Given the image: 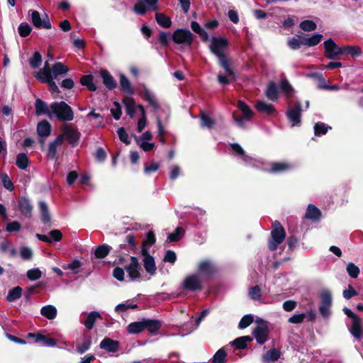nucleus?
Wrapping results in <instances>:
<instances>
[{
  "label": "nucleus",
  "mask_w": 363,
  "mask_h": 363,
  "mask_svg": "<svg viewBox=\"0 0 363 363\" xmlns=\"http://www.w3.org/2000/svg\"><path fill=\"white\" fill-rule=\"evenodd\" d=\"M50 109L60 121H70L74 118L72 108L64 101L53 103L50 106Z\"/></svg>",
  "instance_id": "nucleus-1"
},
{
  "label": "nucleus",
  "mask_w": 363,
  "mask_h": 363,
  "mask_svg": "<svg viewBox=\"0 0 363 363\" xmlns=\"http://www.w3.org/2000/svg\"><path fill=\"white\" fill-rule=\"evenodd\" d=\"M272 240L269 242V249L272 251L277 250L278 245L285 239V230L281 223L276 220L272 224L271 232Z\"/></svg>",
  "instance_id": "nucleus-2"
},
{
  "label": "nucleus",
  "mask_w": 363,
  "mask_h": 363,
  "mask_svg": "<svg viewBox=\"0 0 363 363\" xmlns=\"http://www.w3.org/2000/svg\"><path fill=\"white\" fill-rule=\"evenodd\" d=\"M228 46V40L224 37H213L210 40L209 48L218 58L225 55Z\"/></svg>",
  "instance_id": "nucleus-3"
},
{
  "label": "nucleus",
  "mask_w": 363,
  "mask_h": 363,
  "mask_svg": "<svg viewBox=\"0 0 363 363\" xmlns=\"http://www.w3.org/2000/svg\"><path fill=\"white\" fill-rule=\"evenodd\" d=\"M325 55L327 58L336 60L344 54L342 48L339 47L333 39L330 38L324 42Z\"/></svg>",
  "instance_id": "nucleus-4"
},
{
  "label": "nucleus",
  "mask_w": 363,
  "mask_h": 363,
  "mask_svg": "<svg viewBox=\"0 0 363 363\" xmlns=\"http://www.w3.org/2000/svg\"><path fill=\"white\" fill-rule=\"evenodd\" d=\"M203 279L198 274H192L185 277L182 282V288L188 291H201Z\"/></svg>",
  "instance_id": "nucleus-5"
},
{
  "label": "nucleus",
  "mask_w": 363,
  "mask_h": 363,
  "mask_svg": "<svg viewBox=\"0 0 363 363\" xmlns=\"http://www.w3.org/2000/svg\"><path fill=\"white\" fill-rule=\"evenodd\" d=\"M238 108L241 111L242 117L238 118L235 114H233V120L238 126L244 128L245 127V122L250 121L253 116V112L250 108L242 101H238Z\"/></svg>",
  "instance_id": "nucleus-6"
},
{
  "label": "nucleus",
  "mask_w": 363,
  "mask_h": 363,
  "mask_svg": "<svg viewBox=\"0 0 363 363\" xmlns=\"http://www.w3.org/2000/svg\"><path fill=\"white\" fill-rule=\"evenodd\" d=\"M172 40L177 44L189 46L193 41V34L189 30L177 29L172 35Z\"/></svg>",
  "instance_id": "nucleus-7"
},
{
  "label": "nucleus",
  "mask_w": 363,
  "mask_h": 363,
  "mask_svg": "<svg viewBox=\"0 0 363 363\" xmlns=\"http://www.w3.org/2000/svg\"><path fill=\"white\" fill-rule=\"evenodd\" d=\"M332 306V295L331 293L325 290L322 291L320 294V305L319 307V311L320 314L325 317L328 318L330 315V308Z\"/></svg>",
  "instance_id": "nucleus-8"
},
{
  "label": "nucleus",
  "mask_w": 363,
  "mask_h": 363,
  "mask_svg": "<svg viewBox=\"0 0 363 363\" xmlns=\"http://www.w3.org/2000/svg\"><path fill=\"white\" fill-rule=\"evenodd\" d=\"M286 116L291 123L292 126L299 125L301 118V105L300 102H296L294 106H289L286 111Z\"/></svg>",
  "instance_id": "nucleus-9"
},
{
  "label": "nucleus",
  "mask_w": 363,
  "mask_h": 363,
  "mask_svg": "<svg viewBox=\"0 0 363 363\" xmlns=\"http://www.w3.org/2000/svg\"><path fill=\"white\" fill-rule=\"evenodd\" d=\"M61 135L63 136V138L65 137L69 143L73 147H75L79 143L81 134L77 129L66 124L62 127V134Z\"/></svg>",
  "instance_id": "nucleus-10"
},
{
  "label": "nucleus",
  "mask_w": 363,
  "mask_h": 363,
  "mask_svg": "<svg viewBox=\"0 0 363 363\" xmlns=\"http://www.w3.org/2000/svg\"><path fill=\"white\" fill-rule=\"evenodd\" d=\"M125 269L128 274L130 281H136L140 277L141 268L136 257H130V262L125 266Z\"/></svg>",
  "instance_id": "nucleus-11"
},
{
  "label": "nucleus",
  "mask_w": 363,
  "mask_h": 363,
  "mask_svg": "<svg viewBox=\"0 0 363 363\" xmlns=\"http://www.w3.org/2000/svg\"><path fill=\"white\" fill-rule=\"evenodd\" d=\"M31 16V21L33 26L37 28L50 29L52 28L49 18L47 15L41 18L40 14L37 11H29Z\"/></svg>",
  "instance_id": "nucleus-12"
},
{
  "label": "nucleus",
  "mask_w": 363,
  "mask_h": 363,
  "mask_svg": "<svg viewBox=\"0 0 363 363\" xmlns=\"http://www.w3.org/2000/svg\"><path fill=\"white\" fill-rule=\"evenodd\" d=\"M198 272V274L203 279L211 276L216 272V268L212 262L204 260L199 264Z\"/></svg>",
  "instance_id": "nucleus-13"
},
{
  "label": "nucleus",
  "mask_w": 363,
  "mask_h": 363,
  "mask_svg": "<svg viewBox=\"0 0 363 363\" xmlns=\"http://www.w3.org/2000/svg\"><path fill=\"white\" fill-rule=\"evenodd\" d=\"M256 341L259 345L265 343L268 339V328L264 323L257 325L252 332Z\"/></svg>",
  "instance_id": "nucleus-14"
},
{
  "label": "nucleus",
  "mask_w": 363,
  "mask_h": 363,
  "mask_svg": "<svg viewBox=\"0 0 363 363\" xmlns=\"http://www.w3.org/2000/svg\"><path fill=\"white\" fill-rule=\"evenodd\" d=\"M18 209L21 213L26 218H30L32 216L33 206L26 197H21L18 201Z\"/></svg>",
  "instance_id": "nucleus-15"
},
{
  "label": "nucleus",
  "mask_w": 363,
  "mask_h": 363,
  "mask_svg": "<svg viewBox=\"0 0 363 363\" xmlns=\"http://www.w3.org/2000/svg\"><path fill=\"white\" fill-rule=\"evenodd\" d=\"M230 147L233 153L235 155L239 156L246 165L252 163L253 159L245 154V152L239 144L233 143L230 144Z\"/></svg>",
  "instance_id": "nucleus-16"
},
{
  "label": "nucleus",
  "mask_w": 363,
  "mask_h": 363,
  "mask_svg": "<svg viewBox=\"0 0 363 363\" xmlns=\"http://www.w3.org/2000/svg\"><path fill=\"white\" fill-rule=\"evenodd\" d=\"M265 96L269 100L272 101H277L278 100L279 89L274 82L271 81L267 84L265 90Z\"/></svg>",
  "instance_id": "nucleus-17"
},
{
  "label": "nucleus",
  "mask_w": 363,
  "mask_h": 363,
  "mask_svg": "<svg viewBox=\"0 0 363 363\" xmlns=\"http://www.w3.org/2000/svg\"><path fill=\"white\" fill-rule=\"evenodd\" d=\"M349 330L355 339L359 340L361 337L362 333V320L359 317L352 320V325Z\"/></svg>",
  "instance_id": "nucleus-18"
},
{
  "label": "nucleus",
  "mask_w": 363,
  "mask_h": 363,
  "mask_svg": "<svg viewBox=\"0 0 363 363\" xmlns=\"http://www.w3.org/2000/svg\"><path fill=\"white\" fill-rule=\"evenodd\" d=\"M99 347L108 352H115L118 350L119 342L111 338L106 337L100 342Z\"/></svg>",
  "instance_id": "nucleus-19"
},
{
  "label": "nucleus",
  "mask_w": 363,
  "mask_h": 363,
  "mask_svg": "<svg viewBox=\"0 0 363 363\" xmlns=\"http://www.w3.org/2000/svg\"><path fill=\"white\" fill-rule=\"evenodd\" d=\"M64 142L63 136L58 135L52 143L49 144L48 150V156L54 159L57 153V147L60 146Z\"/></svg>",
  "instance_id": "nucleus-20"
},
{
  "label": "nucleus",
  "mask_w": 363,
  "mask_h": 363,
  "mask_svg": "<svg viewBox=\"0 0 363 363\" xmlns=\"http://www.w3.org/2000/svg\"><path fill=\"white\" fill-rule=\"evenodd\" d=\"M252 341V338L250 336H242L235 339L230 342V345L238 350H244L247 348V345Z\"/></svg>",
  "instance_id": "nucleus-21"
},
{
  "label": "nucleus",
  "mask_w": 363,
  "mask_h": 363,
  "mask_svg": "<svg viewBox=\"0 0 363 363\" xmlns=\"http://www.w3.org/2000/svg\"><path fill=\"white\" fill-rule=\"evenodd\" d=\"M28 337H35V342H43L44 345L48 347H54L57 343L55 339L48 337L42 334L28 333Z\"/></svg>",
  "instance_id": "nucleus-22"
},
{
  "label": "nucleus",
  "mask_w": 363,
  "mask_h": 363,
  "mask_svg": "<svg viewBox=\"0 0 363 363\" xmlns=\"http://www.w3.org/2000/svg\"><path fill=\"white\" fill-rule=\"evenodd\" d=\"M143 255L145 257L143 259V264L146 272L150 274H154L156 272V266L154 258L148 255V253Z\"/></svg>",
  "instance_id": "nucleus-23"
},
{
  "label": "nucleus",
  "mask_w": 363,
  "mask_h": 363,
  "mask_svg": "<svg viewBox=\"0 0 363 363\" xmlns=\"http://www.w3.org/2000/svg\"><path fill=\"white\" fill-rule=\"evenodd\" d=\"M323 35L317 33L311 37H301V42L302 45L312 47L318 45L321 41Z\"/></svg>",
  "instance_id": "nucleus-24"
},
{
  "label": "nucleus",
  "mask_w": 363,
  "mask_h": 363,
  "mask_svg": "<svg viewBox=\"0 0 363 363\" xmlns=\"http://www.w3.org/2000/svg\"><path fill=\"white\" fill-rule=\"evenodd\" d=\"M145 323L144 320L138 322L130 323L127 327V331L129 334H138L143 332L145 329Z\"/></svg>",
  "instance_id": "nucleus-25"
},
{
  "label": "nucleus",
  "mask_w": 363,
  "mask_h": 363,
  "mask_svg": "<svg viewBox=\"0 0 363 363\" xmlns=\"http://www.w3.org/2000/svg\"><path fill=\"white\" fill-rule=\"evenodd\" d=\"M99 318H101V315L99 312H97V311L90 312L88 314L86 319L85 320V321L84 323L85 328H87L88 330H91L94 326V323H95L96 320Z\"/></svg>",
  "instance_id": "nucleus-26"
},
{
  "label": "nucleus",
  "mask_w": 363,
  "mask_h": 363,
  "mask_svg": "<svg viewBox=\"0 0 363 363\" xmlns=\"http://www.w3.org/2000/svg\"><path fill=\"white\" fill-rule=\"evenodd\" d=\"M38 134L41 137H48L51 133V125L47 121L40 122L37 125Z\"/></svg>",
  "instance_id": "nucleus-27"
},
{
  "label": "nucleus",
  "mask_w": 363,
  "mask_h": 363,
  "mask_svg": "<svg viewBox=\"0 0 363 363\" xmlns=\"http://www.w3.org/2000/svg\"><path fill=\"white\" fill-rule=\"evenodd\" d=\"M101 75L103 79V83L109 89H113L116 86V84L113 77L106 70H102Z\"/></svg>",
  "instance_id": "nucleus-28"
},
{
  "label": "nucleus",
  "mask_w": 363,
  "mask_h": 363,
  "mask_svg": "<svg viewBox=\"0 0 363 363\" xmlns=\"http://www.w3.org/2000/svg\"><path fill=\"white\" fill-rule=\"evenodd\" d=\"M40 313L46 318L52 320L57 316V309L54 306L48 305L40 309Z\"/></svg>",
  "instance_id": "nucleus-29"
},
{
  "label": "nucleus",
  "mask_w": 363,
  "mask_h": 363,
  "mask_svg": "<svg viewBox=\"0 0 363 363\" xmlns=\"http://www.w3.org/2000/svg\"><path fill=\"white\" fill-rule=\"evenodd\" d=\"M292 165L286 162H274L271 164L270 172L272 173H279L289 170Z\"/></svg>",
  "instance_id": "nucleus-30"
},
{
  "label": "nucleus",
  "mask_w": 363,
  "mask_h": 363,
  "mask_svg": "<svg viewBox=\"0 0 363 363\" xmlns=\"http://www.w3.org/2000/svg\"><path fill=\"white\" fill-rule=\"evenodd\" d=\"M321 213L320 210L313 204L308 206L306 218L311 220H318L320 218Z\"/></svg>",
  "instance_id": "nucleus-31"
},
{
  "label": "nucleus",
  "mask_w": 363,
  "mask_h": 363,
  "mask_svg": "<svg viewBox=\"0 0 363 363\" xmlns=\"http://www.w3.org/2000/svg\"><path fill=\"white\" fill-rule=\"evenodd\" d=\"M52 67H50V64L48 60L45 62L44 66L42 69L39 70L35 74V78L38 79H41L48 77L52 76Z\"/></svg>",
  "instance_id": "nucleus-32"
},
{
  "label": "nucleus",
  "mask_w": 363,
  "mask_h": 363,
  "mask_svg": "<svg viewBox=\"0 0 363 363\" xmlns=\"http://www.w3.org/2000/svg\"><path fill=\"white\" fill-rule=\"evenodd\" d=\"M120 86L121 90L128 94H133V89L131 86L130 82L128 79L123 74L120 75Z\"/></svg>",
  "instance_id": "nucleus-33"
},
{
  "label": "nucleus",
  "mask_w": 363,
  "mask_h": 363,
  "mask_svg": "<svg viewBox=\"0 0 363 363\" xmlns=\"http://www.w3.org/2000/svg\"><path fill=\"white\" fill-rule=\"evenodd\" d=\"M68 71L69 69L62 62H56L52 65L51 72L52 77L57 79L60 74H66Z\"/></svg>",
  "instance_id": "nucleus-34"
},
{
  "label": "nucleus",
  "mask_w": 363,
  "mask_h": 363,
  "mask_svg": "<svg viewBox=\"0 0 363 363\" xmlns=\"http://www.w3.org/2000/svg\"><path fill=\"white\" fill-rule=\"evenodd\" d=\"M35 113L38 116L45 115L49 113L48 105L40 99H38L35 103Z\"/></svg>",
  "instance_id": "nucleus-35"
},
{
  "label": "nucleus",
  "mask_w": 363,
  "mask_h": 363,
  "mask_svg": "<svg viewBox=\"0 0 363 363\" xmlns=\"http://www.w3.org/2000/svg\"><path fill=\"white\" fill-rule=\"evenodd\" d=\"M155 19L157 23L163 28H168L172 26L170 18L162 13H157L155 14Z\"/></svg>",
  "instance_id": "nucleus-36"
},
{
  "label": "nucleus",
  "mask_w": 363,
  "mask_h": 363,
  "mask_svg": "<svg viewBox=\"0 0 363 363\" xmlns=\"http://www.w3.org/2000/svg\"><path fill=\"white\" fill-rule=\"evenodd\" d=\"M280 89H281V91L287 97H291L294 94V90L292 86L290 84V83L286 78H283L281 79Z\"/></svg>",
  "instance_id": "nucleus-37"
},
{
  "label": "nucleus",
  "mask_w": 363,
  "mask_h": 363,
  "mask_svg": "<svg viewBox=\"0 0 363 363\" xmlns=\"http://www.w3.org/2000/svg\"><path fill=\"white\" fill-rule=\"evenodd\" d=\"M220 65L224 69L225 74L228 77H232V79H235V74L230 67V64L225 56L218 57Z\"/></svg>",
  "instance_id": "nucleus-38"
},
{
  "label": "nucleus",
  "mask_w": 363,
  "mask_h": 363,
  "mask_svg": "<svg viewBox=\"0 0 363 363\" xmlns=\"http://www.w3.org/2000/svg\"><path fill=\"white\" fill-rule=\"evenodd\" d=\"M255 108L257 111L267 114L272 113L274 111V106L264 101H257L255 105Z\"/></svg>",
  "instance_id": "nucleus-39"
},
{
  "label": "nucleus",
  "mask_w": 363,
  "mask_h": 363,
  "mask_svg": "<svg viewBox=\"0 0 363 363\" xmlns=\"http://www.w3.org/2000/svg\"><path fill=\"white\" fill-rule=\"evenodd\" d=\"M155 242V235L152 232H149L147 235L146 239L143 244L142 253L146 255L148 253V249L147 246H151Z\"/></svg>",
  "instance_id": "nucleus-40"
},
{
  "label": "nucleus",
  "mask_w": 363,
  "mask_h": 363,
  "mask_svg": "<svg viewBox=\"0 0 363 363\" xmlns=\"http://www.w3.org/2000/svg\"><path fill=\"white\" fill-rule=\"evenodd\" d=\"M22 294V289L20 286L14 287L13 289L9 290L8 295L6 296V300L9 302L14 301L15 300L19 298Z\"/></svg>",
  "instance_id": "nucleus-41"
},
{
  "label": "nucleus",
  "mask_w": 363,
  "mask_h": 363,
  "mask_svg": "<svg viewBox=\"0 0 363 363\" xmlns=\"http://www.w3.org/2000/svg\"><path fill=\"white\" fill-rule=\"evenodd\" d=\"M145 323V329L147 328L150 333L157 332L161 327V323L158 320L144 319Z\"/></svg>",
  "instance_id": "nucleus-42"
},
{
  "label": "nucleus",
  "mask_w": 363,
  "mask_h": 363,
  "mask_svg": "<svg viewBox=\"0 0 363 363\" xmlns=\"http://www.w3.org/2000/svg\"><path fill=\"white\" fill-rule=\"evenodd\" d=\"M111 250V247L107 245H102L97 247L95 250L94 255L96 258L101 259L108 255Z\"/></svg>",
  "instance_id": "nucleus-43"
},
{
  "label": "nucleus",
  "mask_w": 363,
  "mask_h": 363,
  "mask_svg": "<svg viewBox=\"0 0 363 363\" xmlns=\"http://www.w3.org/2000/svg\"><path fill=\"white\" fill-rule=\"evenodd\" d=\"M280 357V352L278 350L272 349L269 350L264 356V361L272 362L277 361Z\"/></svg>",
  "instance_id": "nucleus-44"
},
{
  "label": "nucleus",
  "mask_w": 363,
  "mask_h": 363,
  "mask_svg": "<svg viewBox=\"0 0 363 363\" xmlns=\"http://www.w3.org/2000/svg\"><path fill=\"white\" fill-rule=\"evenodd\" d=\"M16 164L21 169H25L28 164V157L25 153H19L16 157Z\"/></svg>",
  "instance_id": "nucleus-45"
},
{
  "label": "nucleus",
  "mask_w": 363,
  "mask_h": 363,
  "mask_svg": "<svg viewBox=\"0 0 363 363\" xmlns=\"http://www.w3.org/2000/svg\"><path fill=\"white\" fill-rule=\"evenodd\" d=\"M81 84L83 86H85L90 91H95L96 89V85L93 83V76L92 75H84L81 79Z\"/></svg>",
  "instance_id": "nucleus-46"
},
{
  "label": "nucleus",
  "mask_w": 363,
  "mask_h": 363,
  "mask_svg": "<svg viewBox=\"0 0 363 363\" xmlns=\"http://www.w3.org/2000/svg\"><path fill=\"white\" fill-rule=\"evenodd\" d=\"M331 127L323 123H317L314 125V133L317 136L325 135Z\"/></svg>",
  "instance_id": "nucleus-47"
},
{
  "label": "nucleus",
  "mask_w": 363,
  "mask_h": 363,
  "mask_svg": "<svg viewBox=\"0 0 363 363\" xmlns=\"http://www.w3.org/2000/svg\"><path fill=\"white\" fill-rule=\"evenodd\" d=\"M39 208L42 216V220L44 223H48L50 220L49 215L48 208L47 203L45 201H40L39 203Z\"/></svg>",
  "instance_id": "nucleus-48"
},
{
  "label": "nucleus",
  "mask_w": 363,
  "mask_h": 363,
  "mask_svg": "<svg viewBox=\"0 0 363 363\" xmlns=\"http://www.w3.org/2000/svg\"><path fill=\"white\" fill-rule=\"evenodd\" d=\"M184 230L181 227H177L175 230L168 235L169 242H177L184 235Z\"/></svg>",
  "instance_id": "nucleus-49"
},
{
  "label": "nucleus",
  "mask_w": 363,
  "mask_h": 363,
  "mask_svg": "<svg viewBox=\"0 0 363 363\" xmlns=\"http://www.w3.org/2000/svg\"><path fill=\"white\" fill-rule=\"evenodd\" d=\"M227 354L224 349L218 350L213 357L212 363H225Z\"/></svg>",
  "instance_id": "nucleus-50"
},
{
  "label": "nucleus",
  "mask_w": 363,
  "mask_h": 363,
  "mask_svg": "<svg viewBox=\"0 0 363 363\" xmlns=\"http://www.w3.org/2000/svg\"><path fill=\"white\" fill-rule=\"evenodd\" d=\"M138 306L133 303L126 301L125 303H120L117 305L115 308V311L116 313H121L128 311L131 308H136Z\"/></svg>",
  "instance_id": "nucleus-51"
},
{
  "label": "nucleus",
  "mask_w": 363,
  "mask_h": 363,
  "mask_svg": "<svg viewBox=\"0 0 363 363\" xmlns=\"http://www.w3.org/2000/svg\"><path fill=\"white\" fill-rule=\"evenodd\" d=\"M42 63V57L39 52H35L33 57L29 60V64L33 69L40 67Z\"/></svg>",
  "instance_id": "nucleus-52"
},
{
  "label": "nucleus",
  "mask_w": 363,
  "mask_h": 363,
  "mask_svg": "<svg viewBox=\"0 0 363 363\" xmlns=\"http://www.w3.org/2000/svg\"><path fill=\"white\" fill-rule=\"evenodd\" d=\"M249 296L250 298L255 301H260L262 300L261 289L258 286L250 288Z\"/></svg>",
  "instance_id": "nucleus-53"
},
{
  "label": "nucleus",
  "mask_w": 363,
  "mask_h": 363,
  "mask_svg": "<svg viewBox=\"0 0 363 363\" xmlns=\"http://www.w3.org/2000/svg\"><path fill=\"white\" fill-rule=\"evenodd\" d=\"M55 79V78H54L52 76H50V77H45V78H43V79H38V80L40 82H43V83H47L48 84L50 89L52 91H55L56 93H59L60 90H59V88H58L57 85L54 82Z\"/></svg>",
  "instance_id": "nucleus-54"
},
{
  "label": "nucleus",
  "mask_w": 363,
  "mask_h": 363,
  "mask_svg": "<svg viewBox=\"0 0 363 363\" xmlns=\"http://www.w3.org/2000/svg\"><path fill=\"white\" fill-rule=\"evenodd\" d=\"M346 269L349 276L352 278H357L359 274L360 271L359 267L352 262L347 264Z\"/></svg>",
  "instance_id": "nucleus-55"
},
{
  "label": "nucleus",
  "mask_w": 363,
  "mask_h": 363,
  "mask_svg": "<svg viewBox=\"0 0 363 363\" xmlns=\"http://www.w3.org/2000/svg\"><path fill=\"white\" fill-rule=\"evenodd\" d=\"M342 48L344 53L346 52L352 57H357L362 53L361 48L358 46H345Z\"/></svg>",
  "instance_id": "nucleus-56"
},
{
  "label": "nucleus",
  "mask_w": 363,
  "mask_h": 363,
  "mask_svg": "<svg viewBox=\"0 0 363 363\" xmlns=\"http://www.w3.org/2000/svg\"><path fill=\"white\" fill-rule=\"evenodd\" d=\"M253 320H254V318L252 315H250V314L245 315L241 318V320L238 324V328L240 329H245L247 327H248L253 322Z\"/></svg>",
  "instance_id": "nucleus-57"
},
{
  "label": "nucleus",
  "mask_w": 363,
  "mask_h": 363,
  "mask_svg": "<svg viewBox=\"0 0 363 363\" xmlns=\"http://www.w3.org/2000/svg\"><path fill=\"white\" fill-rule=\"evenodd\" d=\"M316 24L310 20H306L300 23V28L304 31H313L316 29Z\"/></svg>",
  "instance_id": "nucleus-58"
},
{
  "label": "nucleus",
  "mask_w": 363,
  "mask_h": 363,
  "mask_svg": "<svg viewBox=\"0 0 363 363\" xmlns=\"http://www.w3.org/2000/svg\"><path fill=\"white\" fill-rule=\"evenodd\" d=\"M42 277V272L38 268H33L27 272V277L31 281H35Z\"/></svg>",
  "instance_id": "nucleus-59"
},
{
  "label": "nucleus",
  "mask_w": 363,
  "mask_h": 363,
  "mask_svg": "<svg viewBox=\"0 0 363 363\" xmlns=\"http://www.w3.org/2000/svg\"><path fill=\"white\" fill-rule=\"evenodd\" d=\"M31 27L26 23H22L18 28V33L21 37L28 36L31 32Z\"/></svg>",
  "instance_id": "nucleus-60"
},
{
  "label": "nucleus",
  "mask_w": 363,
  "mask_h": 363,
  "mask_svg": "<svg viewBox=\"0 0 363 363\" xmlns=\"http://www.w3.org/2000/svg\"><path fill=\"white\" fill-rule=\"evenodd\" d=\"M147 7L143 1L138 2L133 7V11L139 15H144L147 12Z\"/></svg>",
  "instance_id": "nucleus-61"
},
{
  "label": "nucleus",
  "mask_w": 363,
  "mask_h": 363,
  "mask_svg": "<svg viewBox=\"0 0 363 363\" xmlns=\"http://www.w3.org/2000/svg\"><path fill=\"white\" fill-rule=\"evenodd\" d=\"M144 98L154 108H157L158 107V104L157 102V100H156L155 96L148 90L145 91Z\"/></svg>",
  "instance_id": "nucleus-62"
},
{
  "label": "nucleus",
  "mask_w": 363,
  "mask_h": 363,
  "mask_svg": "<svg viewBox=\"0 0 363 363\" xmlns=\"http://www.w3.org/2000/svg\"><path fill=\"white\" fill-rule=\"evenodd\" d=\"M111 113L116 120H119L121 118L122 110L119 103H113V107L111 108Z\"/></svg>",
  "instance_id": "nucleus-63"
},
{
  "label": "nucleus",
  "mask_w": 363,
  "mask_h": 363,
  "mask_svg": "<svg viewBox=\"0 0 363 363\" xmlns=\"http://www.w3.org/2000/svg\"><path fill=\"white\" fill-rule=\"evenodd\" d=\"M201 126L202 127H206V128H211L214 125L213 120L210 116H208V115H206L204 113H203L201 115Z\"/></svg>",
  "instance_id": "nucleus-64"
}]
</instances>
